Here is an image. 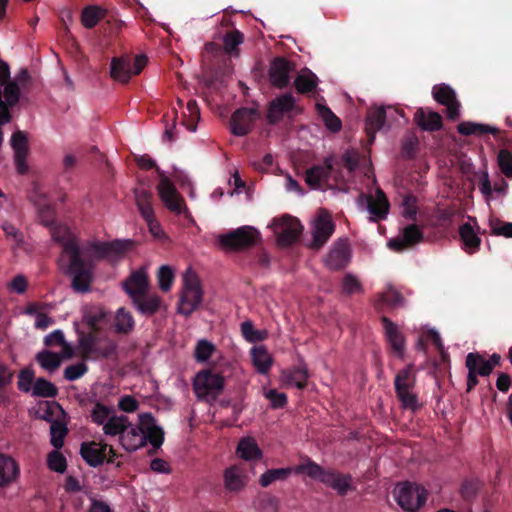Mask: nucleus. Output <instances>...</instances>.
Instances as JSON below:
<instances>
[{
	"label": "nucleus",
	"mask_w": 512,
	"mask_h": 512,
	"mask_svg": "<svg viewBox=\"0 0 512 512\" xmlns=\"http://www.w3.org/2000/svg\"><path fill=\"white\" fill-rule=\"evenodd\" d=\"M115 332L127 335L131 333L135 327V321L132 314L124 307L119 308L115 314Z\"/></svg>",
	"instance_id": "35"
},
{
	"label": "nucleus",
	"mask_w": 512,
	"mask_h": 512,
	"mask_svg": "<svg viewBox=\"0 0 512 512\" xmlns=\"http://www.w3.org/2000/svg\"><path fill=\"white\" fill-rule=\"evenodd\" d=\"M68 432L67 427L64 423H61L59 421H55L50 426V434L51 439L50 442L52 446L56 449L62 448L64 444V438Z\"/></svg>",
	"instance_id": "44"
},
{
	"label": "nucleus",
	"mask_w": 512,
	"mask_h": 512,
	"mask_svg": "<svg viewBox=\"0 0 512 512\" xmlns=\"http://www.w3.org/2000/svg\"><path fill=\"white\" fill-rule=\"evenodd\" d=\"M259 117L257 108L241 107L234 111L230 120V130L235 136L242 137L249 134Z\"/></svg>",
	"instance_id": "13"
},
{
	"label": "nucleus",
	"mask_w": 512,
	"mask_h": 512,
	"mask_svg": "<svg viewBox=\"0 0 512 512\" xmlns=\"http://www.w3.org/2000/svg\"><path fill=\"white\" fill-rule=\"evenodd\" d=\"M296 474H306L309 478L318 480L324 485L334 489L341 496L352 490V477L341 474L335 470H326L309 457L294 469Z\"/></svg>",
	"instance_id": "3"
},
{
	"label": "nucleus",
	"mask_w": 512,
	"mask_h": 512,
	"mask_svg": "<svg viewBox=\"0 0 512 512\" xmlns=\"http://www.w3.org/2000/svg\"><path fill=\"white\" fill-rule=\"evenodd\" d=\"M416 384V373L412 364L398 371L394 379L396 397L401 407L416 412L421 408L418 397L413 389Z\"/></svg>",
	"instance_id": "5"
},
{
	"label": "nucleus",
	"mask_w": 512,
	"mask_h": 512,
	"mask_svg": "<svg viewBox=\"0 0 512 512\" xmlns=\"http://www.w3.org/2000/svg\"><path fill=\"white\" fill-rule=\"evenodd\" d=\"M136 162L139 168L144 170L156 168L157 172L161 175L160 182L157 186L160 199L171 212L181 214L185 208V202L171 180L163 175L160 169L156 166L155 161L149 155L144 154L137 157Z\"/></svg>",
	"instance_id": "4"
},
{
	"label": "nucleus",
	"mask_w": 512,
	"mask_h": 512,
	"mask_svg": "<svg viewBox=\"0 0 512 512\" xmlns=\"http://www.w3.org/2000/svg\"><path fill=\"white\" fill-rule=\"evenodd\" d=\"M134 196L141 216L152 228V225L156 222L152 207V193L146 189H135Z\"/></svg>",
	"instance_id": "24"
},
{
	"label": "nucleus",
	"mask_w": 512,
	"mask_h": 512,
	"mask_svg": "<svg viewBox=\"0 0 512 512\" xmlns=\"http://www.w3.org/2000/svg\"><path fill=\"white\" fill-rule=\"evenodd\" d=\"M224 387V378L218 373L204 370L194 380L193 388L199 398L218 395Z\"/></svg>",
	"instance_id": "12"
},
{
	"label": "nucleus",
	"mask_w": 512,
	"mask_h": 512,
	"mask_svg": "<svg viewBox=\"0 0 512 512\" xmlns=\"http://www.w3.org/2000/svg\"><path fill=\"white\" fill-rule=\"evenodd\" d=\"M49 230L52 239L63 247L62 261L64 257H68L65 273L72 277V288L81 293L90 289L95 260L117 261L135 246V242L130 239H115L111 242L94 241L88 245L87 259H84L79 244L68 227L55 223L49 227Z\"/></svg>",
	"instance_id": "1"
},
{
	"label": "nucleus",
	"mask_w": 512,
	"mask_h": 512,
	"mask_svg": "<svg viewBox=\"0 0 512 512\" xmlns=\"http://www.w3.org/2000/svg\"><path fill=\"white\" fill-rule=\"evenodd\" d=\"M88 371V366L84 362H79L67 366L64 369V378L68 381H75L84 376Z\"/></svg>",
	"instance_id": "53"
},
{
	"label": "nucleus",
	"mask_w": 512,
	"mask_h": 512,
	"mask_svg": "<svg viewBox=\"0 0 512 512\" xmlns=\"http://www.w3.org/2000/svg\"><path fill=\"white\" fill-rule=\"evenodd\" d=\"M159 288L163 292H168L174 281V272L171 267L163 265L159 268L157 273Z\"/></svg>",
	"instance_id": "48"
},
{
	"label": "nucleus",
	"mask_w": 512,
	"mask_h": 512,
	"mask_svg": "<svg viewBox=\"0 0 512 512\" xmlns=\"http://www.w3.org/2000/svg\"><path fill=\"white\" fill-rule=\"evenodd\" d=\"M435 101L446 107V115L450 120H456L460 116V103L455 91L447 84H438L432 88Z\"/></svg>",
	"instance_id": "16"
},
{
	"label": "nucleus",
	"mask_w": 512,
	"mask_h": 512,
	"mask_svg": "<svg viewBox=\"0 0 512 512\" xmlns=\"http://www.w3.org/2000/svg\"><path fill=\"white\" fill-rule=\"evenodd\" d=\"M302 231L303 226L295 217L285 215L275 220V234L280 246L288 247L297 242Z\"/></svg>",
	"instance_id": "11"
},
{
	"label": "nucleus",
	"mask_w": 512,
	"mask_h": 512,
	"mask_svg": "<svg viewBox=\"0 0 512 512\" xmlns=\"http://www.w3.org/2000/svg\"><path fill=\"white\" fill-rule=\"evenodd\" d=\"M47 465L52 471L64 473L67 468V461L62 453L55 450L48 454Z\"/></svg>",
	"instance_id": "50"
},
{
	"label": "nucleus",
	"mask_w": 512,
	"mask_h": 512,
	"mask_svg": "<svg viewBox=\"0 0 512 512\" xmlns=\"http://www.w3.org/2000/svg\"><path fill=\"white\" fill-rule=\"evenodd\" d=\"M308 373L307 369L303 365H298L294 367L289 375L288 381L296 385V387L300 390L304 389L307 385Z\"/></svg>",
	"instance_id": "47"
},
{
	"label": "nucleus",
	"mask_w": 512,
	"mask_h": 512,
	"mask_svg": "<svg viewBox=\"0 0 512 512\" xmlns=\"http://www.w3.org/2000/svg\"><path fill=\"white\" fill-rule=\"evenodd\" d=\"M106 11L97 5H88L81 13V23L87 29L94 28L104 17Z\"/></svg>",
	"instance_id": "36"
},
{
	"label": "nucleus",
	"mask_w": 512,
	"mask_h": 512,
	"mask_svg": "<svg viewBox=\"0 0 512 512\" xmlns=\"http://www.w3.org/2000/svg\"><path fill=\"white\" fill-rule=\"evenodd\" d=\"M381 322L389 345L397 357L402 359L405 352V338L403 334L399 331L397 325L388 317L383 316Z\"/></svg>",
	"instance_id": "23"
},
{
	"label": "nucleus",
	"mask_w": 512,
	"mask_h": 512,
	"mask_svg": "<svg viewBox=\"0 0 512 512\" xmlns=\"http://www.w3.org/2000/svg\"><path fill=\"white\" fill-rule=\"evenodd\" d=\"M294 65L284 57H276L270 64L269 80L272 86L283 89L290 84V73Z\"/></svg>",
	"instance_id": "18"
},
{
	"label": "nucleus",
	"mask_w": 512,
	"mask_h": 512,
	"mask_svg": "<svg viewBox=\"0 0 512 512\" xmlns=\"http://www.w3.org/2000/svg\"><path fill=\"white\" fill-rule=\"evenodd\" d=\"M109 445L107 443L83 442L80 448V454L82 458L91 467L101 466L106 459L107 449Z\"/></svg>",
	"instance_id": "21"
},
{
	"label": "nucleus",
	"mask_w": 512,
	"mask_h": 512,
	"mask_svg": "<svg viewBox=\"0 0 512 512\" xmlns=\"http://www.w3.org/2000/svg\"><path fill=\"white\" fill-rule=\"evenodd\" d=\"M139 407L138 401L130 395L122 396L118 402V408L126 413L135 412Z\"/></svg>",
	"instance_id": "62"
},
{
	"label": "nucleus",
	"mask_w": 512,
	"mask_h": 512,
	"mask_svg": "<svg viewBox=\"0 0 512 512\" xmlns=\"http://www.w3.org/2000/svg\"><path fill=\"white\" fill-rule=\"evenodd\" d=\"M351 251L347 239H338L325 258V265L332 271L346 268L350 262Z\"/></svg>",
	"instance_id": "17"
},
{
	"label": "nucleus",
	"mask_w": 512,
	"mask_h": 512,
	"mask_svg": "<svg viewBox=\"0 0 512 512\" xmlns=\"http://www.w3.org/2000/svg\"><path fill=\"white\" fill-rule=\"evenodd\" d=\"M293 469L290 467L269 469L263 473L259 478V484L266 488L275 481L286 480L292 473Z\"/></svg>",
	"instance_id": "40"
},
{
	"label": "nucleus",
	"mask_w": 512,
	"mask_h": 512,
	"mask_svg": "<svg viewBox=\"0 0 512 512\" xmlns=\"http://www.w3.org/2000/svg\"><path fill=\"white\" fill-rule=\"evenodd\" d=\"M491 230L493 235L504 236L506 238H512V223L501 222L500 220L490 222Z\"/></svg>",
	"instance_id": "60"
},
{
	"label": "nucleus",
	"mask_w": 512,
	"mask_h": 512,
	"mask_svg": "<svg viewBox=\"0 0 512 512\" xmlns=\"http://www.w3.org/2000/svg\"><path fill=\"white\" fill-rule=\"evenodd\" d=\"M403 301V296L399 291L388 287L383 293L379 294V303L388 306L399 305Z\"/></svg>",
	"instance_id": "55"
},
{
	"label": "nucleus",
	"mask_w": 512,
	"mask_h": 512,
	"mask_svg": "<svg viewBox=\"0 0 512 512\" xmlns=\"http://www.w3.org/2000/svg\"><path fill=\"white\" fill-rule=\"evenodd\" d=\"M146 64L147 58L144 55H138L135 58L113 57L110 63V76L117 82L127 84L133 75L142 72Z\"/></svg>",
	"instance_id": "7"
},
{
	"label": "nucleus",
	"mask_w": 512,
	"mask_h": 512,
	"mask_svg": "<svg viewBox=\"0 0 512 512\" xmlns=\"http://www.w3.org/2000/svg\"><path fill=\"white\" fill-rule=\"evenodd\" d=\"M265 397L269 399L273 409L283 408L287 404V395L280 393L276 389H270L265 393Z\"/></svg>",
	"instance_id": "59"
},
{
	"label": "nucleus",
	"mask_w": 512,
	"mask_h": 512,
	"mask_svg": "<svg viewBox=\"0 0 512 512\" xmlns=\"http://www.w3.org/2000/svg\"><path fill=\"white\" fill-rule=\"evenodd\" d=\"M244 36L239 30H232L225 34L223 42L227 53L233 54L238 50V46L243 42Z\"/></svg>",
	"instance_id": "46"
},
{
	"label": "nucleus",
	"mask_w": 512,
	"mask_h": 512,
	"mask_svg": "<svg viewBox=\"0 0 512 512\" xmlns=\"http://www.w3.org/2000/svg\"><path fill=\"white\" fill-rule=\"evenodd\" d=\"M58 394V388L45 378H37L32 387V395L35 397L54 398Z\"/></svg>",
	"instance_id": "42"
},
{
	"label": "nucleus",
	"mask_w": 512,
	"mask_h": 512,
	"mask_svg": "<svg viewBox=\"0 0 512 512\" xmlns=\"http://www.w3.org/2000/svg\"><path fill=\"white\" fill-rule=\"evenodd\" d=\"M34 381V372L31 369H23L18 377V389L23 392H29Z\"/></svg>",
	"instance_id": "58"
},
{
	"label": "nucleus",
	"mask_w": 512,
	"mask_h": 512,
	"mask_svg": "<svg viewBox=\"0 0 512 512\" xmlns=\"http://www.w3.org/2000/svg\"><path fill=\"white\" fill-rule=\"evenodd\" d=\"M386 121V111L383 107L370 109L365 119V130L370 142L374 141L375 134L379 131Z\"/></svg>",
	"instance_id": "27"
},
{
	"label": "nucleus",
	"mask_w": 512,
	"mask_h": 512,
	"mask_svg": "<svg viewBox=\"0 0 512 512\" xmlns=\"http://www.w3.org/2000/svg\"><path fill=\"white\" fill-rule=\"evenodd\" d=\"M35 359L43 369L49 372L57 370L62 362L61 356L50 350H42L38 352Z\"/></svg>",
	"instance_id": "39"
},
{
	"label": "nucleus",
	"mask_w": 512,
	"mask_h": 512,
	"mask_svg": "<svg viewBox=\"0 0 512 512\" xmlns=\"http://www.w3.org/2000/svg\"><path fill=\"white\" fill-rule=\"evenodd\" d=\"M459 236L462 243V249L468 254H474L479 251L481 238L474 231L470 223H464L459 227Z\"/></svg>",
	"instance_id": "26"
},
{
	"label": "nucleus",
	"mask_w": 512,
	"mask_h": 512,
	"mask_svg": "<svg viewBox=\"0 0 512 512\" xmlns=\"http://www.w3.org/2000/svg\"><path fill=\"white\" fill-rule=\"evenodd\" d=\"M316 110L329 131L336 133L341 130V120L334 114V112L328 106L321 103H317Z\"/></svg>",
	"instance_id": "37"
},
{
	"label": "nucleus",
	"mask_w": 512,
	"mask_h": 512,
	"mask_svg": "<svg viewBox=\"0 0 512 512\" xmlns=\"http://www.w3.org/2000/svg\"><path fill=\"white\" fill-rule=\"evenodd\" d=\"M38 217L42 225L45 227L53 226L55 221V210L51 205L44 204L38 207Z\"/></svg>",
	"instance_id": "56"
},
{
	"label": "nucleus",
	"mask_w": 512,
	"mask_h": 512,
	"mask_svg": "<svg viewBox=\"0 0 512 512\" xmlns=\"http://www.w3.org/2000/svg\"><path fill=\"white\" fill-rule=\"evenodd\" d=\"M417 215L416 198L408 195L403 199V216L408 220H415Z\"/></svg>",
	"instance_id": "61"
},
{
	"label": "nucleus",
	"mask_w": 512,
	"mask_h": 512,
	"mask_svg": "<svg viewBox=\"0 0 512 512\" xmlns=\"http://www.w3.org/2000/svg\"><path fill=\"white\" fill-rule=\"evenodd\" d=\"M129 424V418L126 415H117L116 412L102 427L104 435L109 437H116L120 439L126 425Z\"/></svg>",
	"instance_id": "34"
},
{
	"label": "nucleus",
	"mask_w": 512,
	"mask_h": 512,
	"mask_svg": "<svg viewBox=\"0 0 512 512\" xmlns=\"http://www.w3.org/2000/svg\"><path fill=\"white\" fill-rule=\"evenodd\" d=\"M164 442V430L157 425L155 418L149 412L138 415V423L129 421L119 440L127 452H134L149 443L154 449H159Z\"/></svg>",
	"instance_id": "2"
},
{
	"label": "nucleus",
	"mask_w": 512,
	"mask_h": 512,
	"mask_svg": "<svg viewBox=\"0 0 512 512\" xmlns=\"http://www.w3.org/2000/svg\"><path fill=\"white\" fill-rule=\"evenodd\" d=\"M259 232L251 226H242L218 237L219 244L232 251H240L255 245Z\"/></svg>",
	"instance_id": "8"
},
{
	"label": "nucleus",
	"mask_w": 512,
	"mask_h": 512,
	"mask_svg": "<svg viewBox=\"0 0 512 512\" xmlns=\"http://www.w3.org/2000/svg\"><path fill=\"white\" fill-rule=\"evenodd\" d=\"M368 211L378 219H384L389 212V202L385 193L377 189L375 197L368 195L366 197Z\"/></svg>",
	"instance_id": "28"
},
{
	"label": "nucleus",
	"mask_w": 512,
	"mask_h": 512,
	"mask_svg": "<svg viewBox=\"0 0 512 512\" xmlns=\"http://www.w3.org/2000/svg\"><path fill=\"white\" fill-rule=\"evenodd\" d=\"M46 346L63 345L68 356H71V347L65 342L64 333L61 330H54L44 338Z\"/></svg>",
	"instance_id": "54"
},
{
	"label": "nucleus",
	"mask_w": 512,
	"mask_h": 512,
	"mask_svg": "<svg viewBox=\"0 0 512 512\" xmlns=\"http://www.w3.org/2000/svg\"><path fill=\"white\" fill-rule=\"evenodd\" d=\"M135 309L145 317L155 315L163 307L162 298L155 293H144L131 299Z\"/></svg>",
	"instance_id": "22"
},
{
	"label": "nucleus",
	"mask_w": 512,
	"mask_h": 512,
	"mask_svg": "<svg viewBox=\"0 0 512 512\" xmlns=\"http://www.w3.org/2000/svg\"><path fill=\"white\" fill-rule=\"evenodd\" d=\"M4 87V97L5 103L10 107H14L20 98V88L17 82L15 81H7Z\"/></svg>",
	"instance_id": "51"
},
{
	"label": "nucleus",
	"mask_w": 512,
	"mask_h": 512,
	"mask_svg": "<svg viewBox=\"0 0 512 512\" xmlns=\"http://www.w3.org/2000/svg\"><path fill=\"white\" fill-rule=\"evenodd\" d=\"M252 360L260 374H267L272 366V358L264 347L252 349Z\"/></svg>",
	"instance_id": "38"
},
{
	"label": "nucleus",
	"mask_w": 512,
	"mask_h": 512,
	"mask_svg": "<svg viewBox=\"0 0 512 512\" xmlns=\"http://www.w3.org/2000/svg\"><path fill=\"white\" fill-rule=\"evenodd\" d=\"M335 230V223L326 210H320L312 226V243L310 247L318 250L330 239Z\"/></svg>",
	"instance_id": "15"
},
{
	"label": "nucleus",
	"mask_w": 512,
	"mask_h": 512,
	"mask_svg": "<svg viewBox=\"0 0 512 512\" xmlns=\"http://www.w3.org/2000/svg\"><path fill=\"white\" fill-rule=\"evenodd\" d=\"M345 167L350 171H354L359 164V153L357 151H346L342 156Z\"/></svg>",
	"instance_id": "63"
},
{
	"label": "nucleus",
	"mask_w": 512,
	"mask_h": 512,
	"mask_svg": "<svg viewBox=\"0 0 512 512\" xmlns=\"http://www.w3.org/2000/svg\"><path fill=\"white\" fill-rule=\"evenodd\" d=\"M225 487L229 491H239L246 485V476L238 466H232L224 473Z\"/></svg>",
	"instance_id": "33"
},
{
	"label": "nucleus",
	"mask_w": 512,
	"mask_h": 512,
	"mask_svg": "<svg viewBox=\"0 0 512 512\" xmlns=\"http://www.w3.org/2000/svg\"><path fill=\"white\" fill-rule=\"evenodd\" d=\"M114 413L115 410L113 407L107 406L97 401L90 411V418L94 424L103 427Z\"/></svg>",
	"instance_id": "41"
},
{
	"label": "nucleus",
	"mask_w": 512,
	"mask_h": 512,
	"mask_svg": "<svg viewBox=\"0 0 512 512\" xmlns=\"http://www.w3.org/2000/svg\"><path fill=\"white\" fill-rule=\"evenodd\" d=\"M424 239L423 231L416 224H409L403 228L402 234L391 239L389 247L395 252H403L408 248L419 244Z\"/></svg>",
	"instance_id": "19"
},
{
	"label": "nucleus",
	"mask_w": 512,
	"mask_h": 512,
	"mask_svg": "<svg viewBox=\"0 0 512 512\" xmlns=\"http://www.w3.org/2000/svg\"><path fill=\"white\" fill-rule=\"evenodd\" d=\"M497 164L500 171L507 177L512 178V153L507 149H501L497 155Z\"/></svg>",
	"instance_id": "49"
},
{
	"label": "nucleus",
	"mask_w": 512,
	"mask_h": 512,
	"mask_svg": "<svg viewBox=\"0 0 512 512\" xmlns=\"http://www.w3.org/2000/svg\"><path fill=\"white\" fill-rule=\"evenodd\" d=\"M469 360L473 362L474 372L479 376L486 377L492 373L491 366L486 361L485 357L478 352H470L465 359V365L468 366Z\"/></svg>",
	"instance_id": "43"
},
{
	"label": "nucleus",
	"mask_w": 512,
	"mask_h": 512,
	"mask_svg": "<svg viewBox=\"0 0 512 512\" xmlns=\"http://www.w3.org/2000/svg\"><path fill=\"white\" fill-rule=\"evenodd\" d=\"M240 458L251 461L258 460L262 457V451L253 437H244L240 439L236 449Z\"/></svg>",
	"instance_id": "32"
},
{
	"label": "nucleus",
	"mask_w": 512,
	"mask_h": 512,
	"mask_svg": "<svg viewBox=\"0 0 512 512\" xmlns=\"http://www.w3.org/2000/svg\"><path fill=\"white\" fill-rule=\"evenodd\" d=\"M419 141L416 137L406 138L401 145V155L406 159H413L417 153Z\"/></svg>",
	"instance_id": "57"
},
{
	"label": "nucleus",
	"mask_w": 512,
	"mask_h": 512,
	"mask_svg": "<svg viewBox=\"0 0 512 512\" xmlns=\"http://www.w3.org/2000/svg\"><path fill=\"white\" fill-rule=\"evenodd\" d=\"M11 147L14 151V161L17 172L19 174H26L28 165L26 158L28 155V139L23 131L17 130L11 136Z\"/></svg>",
	"instance_id": "20"
},
{
	"label": "nucleus",
	"mask_w": 512,
	"mask_h": 512,
	"mask_svg": "<svg viewBox=\"0 0 512 512\" xmlns=\"http://www.w3.org/2000/svg\"><path fill=\"white\" fill-rule=\"evenodd\" d=\"M148 286V276L141 270L133 272L124 282V290L131 299L146 293Z\"/></svg>",
	"instance_id": "25"
},
{
	"label": "nucleus",
	"mask_w": 512,
	"mask_h": 512,
	"mask_svg": "<svg viewBox=\"0 0 512 512\" xmlns=\"http://www.w3.org/2000/svg\"><path fill=\"white\" fill-rule=\"evenodd\" d=\"M362 292L363 286L359 279L351 273H346L342 280V293L350 296Z\"/></svg>",
	"instance_id": "45"
},
{
	"label": "nucleus",
	"mask_w": 512,
	"mask_h": 512,
	"mask_svg": "<svg viewBox=\"0 0 512 512\" xmlns=\"http://www.w3.org/2000/svg\"><path fill=\"white\" fill-rule=\"evenodd\" d=\"M301 111L296 98L291 93H284L269 102L266 119L268 124L277 125L285 116L290 117L291 113L299 114Z\"/></svg>",
	"instance_id": "9"
},
{
	"label": "nucleus",
	"mask_w": 512,
	"mask_h": 512,
	"mask_svg": "<svg viewBox=\"0 0 512 512\" xmlns=\"http://www.w3.org/2000/svg\"><path fill=\"white\" fill-rule=\"evenodd\" d=\"M396 500L402 509L416 512L425 504L427 491L418 485L404 483L397 492Z\"/></svg>",
	"instance_id": "10"
},
{
	"label": "nucleus",
	"mask_w": 512,
	"mask_h": 512,
	"mask_svg": "<svg viewBox=\"0 0 512 512\" xmlns=\"http://www.w3.org/2000/svg\"><path fill=\"white\" fill-rule=\"evenodd\" d=\"M318 77L311 70L303 69L294 80V87L299 94L309 95L318 86Z\"/></svg>",
	"instance_id": "31"
},
{
	"label": "nucleus",
	"mask_w": 512,
	"mask_h": 512,
	"mask_svg": "<svg viewBox=\"0 0 512 512\" xmlns=\"http://www.w3.org/2000/svg\"><path fill=\"white\" fill-rule=\"evenodd\" d=\"M19 475V466L10 456L0 453V487L13 482Z\"/></svg>",
	"instance_id": "30"
},
{
	"label": "nucleus",
	"mask_w": 512,
	"mask_h": 512,
	"mask_svg": "<svg viewBox=\"0 0 512 512\" xmlns=\"http://www.w3.org/2000/svg\"><path fill=\"white\" fill-rule=\"evenodd\" d=\"M333 156L326 157L321 164L313 165L306 170L305 182L312 189H322L337 170L333 165Z\"/></svg>",
	"instance_id": "14"
},
{
	"label": "nucleus",
	"mask_w": 512,
	"mask_h": 512,
	"mask_svg": "<svg viewBox=\"0 0 512 512\" xmlns=\"http://www.w3.org/2000/svg\"><path fill=\"white\" fill-rule=\"evenodd\" d=\"M183 291L180 297L178 312L185 316L191 315L200 305L203 291L197 275L187 271L183 278Z\"/></svg>",
	"instance_id": "6"
},
{
	"label": "nucleus",
	"mask_w": 512,
	"mask_h": 512,
	"mask_svg": "<svg viewBox=\"0 0 512 512\" xmlns=\"http://www.w3.org/2000/svg\"><path fill=\"white\" fill-rule=\"evenodd\" d=\"M215 351V346L205 340H199L197 342L196 348H195V358L198 362H205L207 361Z\"/></svg>",
	"instance_id": "52"
},
{
	"label": "nucleus",
	"mask_w": 512,
	"mask_h": 512,
	"mask_svg": "<svg viewBox=\"0 0 512 512\" xmlns=\"http://www.w3.org/2000/svg\"><path fill=\"white\" fill-rule=\"evenodd\" d=\"M241 331L243 336L251 342L260 340L259 331L254 329V326L250 321H245L241 324Z\"/></svg>",
	"instance_id": "64"
},
{
	"label": "nucleus",
	"mask_w": 512,
	"mask_h": 512,
	"mask_svg": "<svg viewBox=\"0 0 512 512\" xmlns=\"http://www.w3.org/2000/svg\"><path fill=\"white\" fill-rule=\"evenodd\" d=\"M414 121L425 131H437L442 127L440 114L434 111L426 112L423 108H419L415 112Z\"/></svg>",
	"instance_id": "29"
}]
</instances>
